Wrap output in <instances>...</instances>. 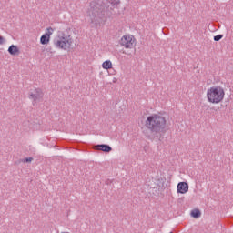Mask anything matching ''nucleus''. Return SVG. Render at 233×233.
<instances>
[{
  "label": "nucleus",
  "instance_id": "obj_12",
  "mask_svg": "<svg viewBox=\"0 0 233 233\" xmlns=\"http://www.w3.org/2000/svg\"><path fill=\"white\" fill-rule=\"evenodd\" d=\"M192 218H195V219H198V218H201V211L199 209H194L191 211Z\"/></svg>",
  "mask_w": 233,
  "mask_h": 233
},
{
  "label": "nucleus",
  "instance_id": "obj_10",
  "mask_svg": "<svg viewBox=\"0 0 233 233\" xmlns=\"http://www.w3.org/2000/svg\"><path fill=\"white\" fill-rule=\"evenodd\" d=\"M8 52L11 56H15V54H19V47H17V46L12 45L9 46Z\"/></svg>",
  "mask_w": 233,
  "mask_h": 233
},
{
  "label": "nucleus",
  "instance_id": "obj_13",
  "mask_svg": "<svg viewBox=\"0 0 233 233\" xmlns=\"http://www.w3.org/2000/svg\"><path fill=\"white\" fill-rule=\"evenodd\" d=\"M34 161V158L32 157H26L22 160V163H32Z\"/></svg>",
  "mask_w": 233,
  "mask_h": 233
},
{
  "label": "nucleus",
  "instance_id": "obj_8",
  "mask_svg": "<svg viewBox=\"0 0 233 233\" xmlns=\"http://www.w3.org/2000/svg\"><path fill=\"white\" fill-rule=\"evenodd\" d=\"M177 194H187L188 192V183L179 182L177 186Z\"/></svg>",
  "mask_w": 233,
  "mask_h": 233
},
{
  "label": "nucleus",
  "instance_id": "obj_14",
  "mask_svg": "<svg viewBox=\"0 0 233 233\" xmlns=\"http://www.w3.org/2000/svg\"><path fill=\"white\" fill-rule=\"evenodd\" d=\"M221 39H223V35L214 36V41H221Z\"/></svg>",
  "mask_w": 233,
  "mask_h": 233
},
{
  "label": "nucleus",
  "instance_id": "obj_11",
  "mask_svg": "<svg viewBox=\"0 0 233 233\" xmlns=\"http://www.w3.org/2000/svg\"><path fill=\"white\" fill-rule=\"evenodd\" d=\"M112 66V61L110 60H106L102 63V68H104V70H110Z\"/></svg>",
  "mask_w": 233,
  "mask_h": 233
},
{
  "label": "nucleus",
  "instance_id": "obj_6",
  "mask_svg": "<svg viewBox=\"0 0 233 233\" xmlns=\"http://www.w3.org/2000/svg\"><path fill=\"white\" fill-rule=\"evenodd\" d=\"M120 46H124V48H134L136 46V38L131 35H123L120 39Z\"/></svg>",
  "mask_w": 233,
  "mask_h": 233
},
{
  "label": "nucleus",
  "instance_id": "obj_9",
  "mask_svg": "<svg viewBox=\"0 0 233 233\" xmlns=\"http://www.w3.org/2000/svg\"><path fill=\"white\" fill-rule=\"evenodd\" d=\"M96 150H101L102 152H112V147L106 144H101L95 146Z\"/></svg>",
  "mask_w": 233,
  "mask_h": 233
},
{
  "label": "nucleus",
  "instance_id": "obj_2",
  "mask_svg": "<svg viewBox=\"0 0 233 233\" xmlns=\"http://www.w3.org/2000/svg\"><path fill=\"white\" fill-rule=\"evenodd\" d=\"M53 45L58 50H70L74 45V38L72 35L65 34L64 31H58L53 40Z\"/></svg>",
  "mask_w": 233,
  "mask_h": 233
},
{
  "label": "nucleus",
  "instance_id": "obj_7",
  "mask_svg": "<svg viewBox=\"0 0 233 233\" xmlns=\"http://www.w3.org/2000/svg\"><path fill=\"white\" fill-rule=\"evenodd\" d=\"M54 34V28L48 27L46 33L40 37L41 45H48L50 43V36Z\"/></svg>",
  "mask_w": 233,
  "mask_h": 233
},
{
  "label": "nucleus",
  "instance_id": "obj_16",
  "mask_svg": "<svg viewBox=\"0 0 233 233\" xmlns=\"http://www.w3.org/2000/svg\"><path fill=\"white\" fill-rule=\"evenodd\" d=\"M5 43H6V39H5L3 36H0V45H5Z\"/></svg>",
  "mask_w": 233,
  "mask_h": 233
},
{
  "label": "nucleus",
  "instance_id": "obj_4",
  "mask_svg": "<svg viewBox=\"0 0 233 233\" xmlns=\"http://www.w3.org/2000/svg\"><path fill=\"white\" fill-rule=\"evenodd\" d=\"M208 103L219 105L225 99V89L219 86H211L207 90Z\"/></svg>",
  "mask_w": 233,
  "mask_h": 233
},
{
  "label": "nucleus",
  "instance_id": "obj_5",
  "mask_svg": "<svg viewBox=\"0 0 233 233\" xmlns=\"http://www.w3.org/2000/svg\"><path fill=\"white\" fill-rule=\"evenodd\" d=\"M43 90L40 88H35L29 92V99L32 100L34 106H35L37 103H41V101H43Z\"/></svg>",
  "mask_w": 233,
  "mask_h": 233
},
{
  "label": "nucleus",
  "instance_id": "obj_3",
  "mask_svg": "<svg viewBox=\"0 0 233 233\" xmlns=\"http://www.w3.org/2000/svg\"><path fill=\"white\" fill-rule=\"evenodd\" d=\"M87 14L91 18V22L95 23L96 25L105 23V21H106L105 11H103V6L99 5V4L96 2H92L90 4V8Z\"/></svg>",
  "mask_w": 233,
  "mask_h": 233
},
{
  "label": "nucleus",
  "instance_id": "obj_15",
  "mask_svg": "<svg viewBox=\"0 0 233 233\" xmlns=\"http://www.w3.org/2000/svg\"><path fill=\"white\" fill-rule=\"evenodd\" d=\"M111 5H113V6H116V5H119L120 0H110Z\"/></svg>",
  "mask_w": 233,
  "mask_h": 233
},
{
  "label": "nucleus",
  "instance_id": "obj_1",
  "mask_svg": "<svg viewBox=\"0 0 233 233\" xmlns=\"http://www.w3.org/2000/svg\"><path fill=\"white\" fill-rule=\"evenodd\" d=\"M146 127L155 134H159L167 127V119L161 115L153 114L147 116L146 120Z\"/></svg>",
  "mask_w": 233,
  "mask_h": 233
}]
</instances>
